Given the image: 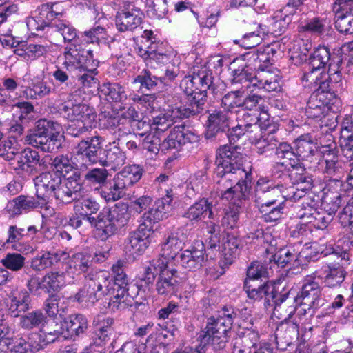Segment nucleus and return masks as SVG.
<instances>
[{"mask_svg":"<svg viewBox=\"0 0 353 353\" xmlns=\"http://www.w3.org/2000/svg\"><path fill=\"white\" fill-rule=\"evenodd\" d=\"M237 147L223 145L216 153L215 173L221 176L216 192L230 205L241 206L249 196L252 182L251 170L242 167V155Z\"/></svg>","mask_w":353,"mask_h":353,"instance_id":"obj_1","label":"nucleus"},{"mask_svg":"<svg viewBox=\"0 0 353 353\" xmlns=\"http://www.w3.org/2000/svg\"><path fill=\"white\" fill-rule=\"evenodd\" d=\"M232 84H240L236 90L225 94L221 100V108L234 114L236 108L241 107L243 95L245 90L254 92L256 90H264L265 92L275 91L280 88V78L273 72H262L257 76L249 72V69L237 68L232 71Z\"/></svg>","mask_w":353,"mask_h":353,"instance_id":"obj_2","label":"nucleus"},{"mask_svg":"<svg viewBox=\"0 0 353 353\" xmlns=\"http://www.w3.org/2000/svg\"><path fill=\"white\" fill-rule=\"evenodd\" d=\"M283 188V185H276L267 178L257 181L254 202L265 222H275L281 218L285 201Z\"/></svg>","mask_w":353,"mask_h":353,"instance_id":"obj_3","label":"nucleus"},{"mask_svg":"<svg viewBox=\"0 0 353 353\" xmlns=\"http://www.w3.org/2000/svg\"><path fill=\"white\" fill-rule=\"evenodd\" d=\"M236 317V313L232 307L223 306L218 311L216 317L208 319L205 331L199 336L203 345L201 350L209 344L214 349H223L227 342V332Z\"/></svg>","mask_w":353,"mask_h":353,"instance_id":"obj_4","label":"nucleus"},{"mask_svg":"<svg viewBox=\"0 0 353 353\" xmlns=\"http://www.w3.org/2000/svg\"><path fill=\"white\" fill-rule=\"evenodd\" d=\"M157 275L155 290L158 295L167 299L177 293L181 279L174 265H166L163 261H150L145 268L143 280L148 283H152Z\"/></svg>","mask_w":353,"mask_h":353,"instance_id":"obj_5","label":"nucleus"},{"mask_svg":"<svg viewBox=\"0 0 353 353\" xmlns=\"http://www.w3.org/2000/svg\"><path fill=\"white\" fill-rule=\"evenodd\" d=\"M62 127L59 123L46 119H40L35 128L26 136V142L43 152H52L61 145Z\"/></svg>","mask_w":353,"mask_h":353,"instance_id":"obj_6","label":"nucleus"},{"mask_svg":"<svg viewBox=\"0 0 353 353\" xmlns=\"http://www.w3.org/2000/svg\"><path fill=\"white\" fill-rule=\"evenodd\" d=\"M110 274L100 270L87 279L83 287L76 294L74 299L82 306L92 305L102 297L108 296L110 290Z\"/></svg>","mask_w":353,"mask_h":353,"instance_id":"obj_7","label":"nucleus"},{"mask_svg":"<svg viewBox=\"0 0 353 353\" xmlns=\"http://www.w3.org/2000/svg\"><path fill=\"white\" fill-rule=\"evenodd\" d=\"M294 301H303L304 305H313L314 309L320 308L326 303L319 284L311 276H307L305 279L301 291L296 297L290 296L289 294H285L276 299L275 312H280L286 305L294 303Z\"/></svg>","mask_w":353,"mask_h":353,"instance_id":"obj_8","label":"nucleus"},{"mask_svg":"<svg viewBox=\"0 0 353 353\" xmlns=\"http://www.w3.org/2000/svg\"><path fill=\"white\" fill-rule=\"evenodd\" d=\"M141 38L140 43L137 44L136 50L148 67L155 68L158 65L168 62V55L163 50L162 43L156 42L152 30H145Z\"/></svg>","mask_w":353,"mask_h":353,"instance_id":"obj_9","label":"nucleus"},{"mask_svg":"<svg viewBox=\"0 0 353 353\" xmlns=\"http://www.w3.org/2000/svg\"><path fill=\"white\" fill-rule=\"evenodd\" d=\"M30 296L26 291H21L17 296L12 299L10 311L14 316H20L19 325L21 328L30 330L40 325H43L46 321V316L40 310H35L20 315L29 308Z\"/></svg>","mask_w":353,"mask_h":353,"instance_id":"obj_10","label":"nucleus"},{"mask_svg":"<svg viewBox=\"0 0 353 353\" xmlns=\"http://www.w3.org/2000/svg\"><path fill=\"white\" fill-rule=\"evenodd\" d=\"M340 104V99L333 92H318L310 97L306 113L310 118L321 119L330 111H337Z\"/></svg>","mask_w":353,"mask_h":353,"instance_id":"obj_11","label":"nucleus"},{"mask_svg":"<svg viewBox=\"0 0 353 353\" xmlns=\"http://www.w3.org/2000/svg\"><path fill=\"white\" fill-rule=\"evenodd\" d=\"M165 192V196L157 199L152 207L140 217L139 222L141 223V229L152 231L155 223L168 216L172 210L174 194L172 189H166Z\"/></svg>","mask_w":353,"mask_h":353,"instance_id":"obj_12","label":"nucleus"},{"mask_svg":"<svg viewBox=\"0 0 353 353\" xmlns=\"http://www.w3.org/2000/svg\"><path fill=\"white\" fill-rule=\"evenodd\" d=\"M336 256L338 261L326 263L321 269L322 278L325 285L330 288L339 286L346 276V267L350 264V254L346 251L341 253H332Z\"/></svg>","mask_w":353,"mask_h":353,"instance_id":"obj_13","label":"nucleus"},{"mask_svg":"<svg viewBox=\"0 0 353 353\" xmlns=\"http://www.w3.org/2000/svg\"><path fill=\"white\" fill-rule=\"evenodd\" d=\"M183 230V228H179L170 233L161 244V252L159 256L151 261H163L166 265H174V258L182 250L186 239Z\"/></svg>","mask_w":353,"mask_h":353,"instance_id":"obj_14","label":"nucleus"},{"mask_svg":"<svg viewBox=\"0 0 353 353\" xmlns=\"http://www.w3.org/2000/svg\"><path fill=\"white\" fill-rule=\"evenodd\" d=\"M143 17L140 8L129 1H123L122 9L116 14L117 29L121 32L132 31L142 23Z\"/></svg>","mask_w":353,"mask_h":353,"instance_id":"obj_15","label":"nucleus"},{"mask_svg":"<svg viewBox=\"0 0 353 353\" xmlns=\"http://www.w3.org/2000/svg\"><path fill=\"white\" fill-rule=\"evenodd\" d=\"M63 65L68 70H86L90 61H93V52L90 49L85 50L81 44L72 43L65 48Z\"/></svg>","mask_w":353,"mask_h":353,"instance_id":"obj_16","label":"nucleus"},{"mask_svg":"<svg viewBox=\"0 0 353 353\" xmlns=\"http://www.w3.org/2000/svg\"><path fill=\"white\" fill-rule=\"evenodd\" d=\"M193 83L196 85L199 92L194 94L192 98V108H188L195 115L199 114L203 109L206 101L207 90L212 83V72L205 69L199 70L192 75Z\"/></svg>","mask_w":353,"mask_h":353,"instance_id":"obj_17","label":"nucleus"},{"mask_svg":"<svg viewBox=\"0 0 353 353\" xmlns=\"http://www.w3.org/2000/svg\"><path fill=\"white\" fill-rule=\"evenodd\" d=\"M101 137L95 136L87 140H83L74 148V159L82 165L87 163L94 164L99 162Z\"/></svg>","mask_w":353,"mask_h":353,"instance_id":"obj_18","label":"nucleus"},{"mask_svg":"<svg viewBox=\"0 0 353 353\" xmlns=\"http://www.w3.org/2000/svg\"><path fill=\"white\" fill-rule=\"evenodd\" d=\"M194 115L188 108L182 105H176L154 117L151 126L156 133L163 132L170 128L178 119L189 118Z\"/></svg>","mask_w":353,"mask_h":353,"instance_id":"obj_19","label":"nucleus"},{"mask_svg":"<svg viewBox=\"0 0 353 353\" xmlns=\"http://www.w3.org/2000/svg\"><path fill=\"white\" fill-rule=\"evenodd\" d=\"M332 9L336 28L341 33H353V0H335Z\"/></svg>","mask_w":353,"mask_h":353,"instance_id":"obj_20","label":"nucleus"},{"mask_svg":"<svg viewBox=\"0 0 353 353\" xmlns=\"http://www.w3.org/2000/svg\"><path fill=\"white\" fill-rule=\"evenodd\" d=\"M139 286L133 284L129 288L112 287L108 295L111 296L108 303V308L113 312L123 310L132 304V299L138 294Z\"/></svg>","mask_w":353,"mask_h":353,"instance_id":"obj_21","label":"nucleus"},{"mask_svg":"<svg viewBox=\"0 0 353 353\" xmlns=\"http://www.w3.org/2000/svg\"><path fill=\"white\" fill-rule=\"evenodd\" d=\"M61 180L59 174L50 172H43L34 179L37 198L41 203H47Z\"/></svg>","mask_w":353,"mask_h":353,"instance_id":"obj_22","label":"nucleus"},{"mask_svg":"<svg viewBox=\"0 0 353 353\" xmlns=\"http://www.w3.org/2000/svg\"><path fill=\"white\" fill-rule=\"evenodd\" d=\"M35 29L37 31L44 30L50 34H57L61 37L64 43H78L79 37L77 29L66 20L55 19L48 23L43 22Z\"/></svg>","mask_w":353,"mask_h":353,"instance_id":"obj_23","label":"nucleus"},{"mask_svg":"<svg viewBox=\"0 0 353 353\" xmlns=\"http://www.w3.org/2000/svg\"><path fill=\"white\" fill-rule=\"evenodd\" d=\"M248 133V139L250 143L256 148V152L259 154H263L274 150L279 143V139L275 135L276 132L261 131L259 127L254 125Z\"/></svg>","mask_w":353,"mask_h":353,"instance_id":"obj_24","label":"nucleus"},{"mask_svg":"<svg viewBox=\"0 0 353 353\" xmlns=\"http://www.w3.org/2000/svg\"><path fill=\"white\" fill-rule=\"evenodd\" d=\"M85 190L76 181L63 179L52 194L57 203L68 204L84 197Z\"/></svg>","mask_w":353,"mask_h":353,"instance_id":"obj_25","label":"nucleus"},{"mask_svg":"<svg viewBox=\"0 0 353 353\" xmlns=\"http://www.w3.org/2000/svg\"><path fill=\"white\" fill-rule=\"evenodd\" d=\"M325 139L327 142L325 143L323 139L321 140L319 151L325 163V172L328 174L333 175L341 172L342 163L338 159L337 145L332 135L327 134Z\"/></svg>","mask_w":353,"mask_h":353,"instance_id":"obj_26","label":"nucleus"},{"mask_svg":"<svg viewBox=\"0 0 353 353\" xmlns=\"http://www.w3.org/2000/svg\"><path fill=\"white\" fill-rule=\"evenodd\" d=\"M301 4L300 1L288 3L283 9L274 12L268 19V31L274 34H281L291 21L290 15L296 12Z\"/></svg>","mask_w":353,"mask_h":353,"instance_id":"obj_27","label":"nucleus"},{"mask_svg":"<svg viewBox=\"0 0 353 353\" xmlns=\"http://www.w3.org/2000/svg\"><path fill=\"white\" fill-rule=\"evenodd\" d=\"M150 230L141 228L139 223L137 230L130 233L125 241L124 251L127 256L133 259L143 254L148 246V233Z\"/></svg>","mask_w":353,"mask_h":353,"instance_id":"obj_28","label":"nucleus"},{"mask_svg":"<svg viewBox=\"0 0 353 353\" xmlns=\"http://www.w3.org/2000/svg\"><path fill=\"white\" fill-rule=\"evenodd\" d=\"M244 290L249 299L254 301H260L263 299H265V302L270 305V302L273 301L276 306V299L279 297H276L274 292V287L269 282L261 283L260 281L259 283L252 282L250 280H245L244 282Z\"/></svg>","mask_w":353,"mask_h":353,"instance_id":"obj_29","label":"nucleus"},{"mask_svg":"<svg viewBox=\"0 0 353 353\" xmlns=\"http://www.w3.org/2000/svg\"><path fill=\"white\" fill-rule=\"evenodd\" d=\"M37 332L32 333V345L35 350H41L56 341L62 334L61 326L52 321L42 325Z\"/></svg>","mask_w":353,"mask_h":353,"instance_id":"obj_30","label":"nucleus"},{"mask_svg":"<svg viewBox=\"0 0 353 353\" xmlns=\"http://www.w3.org/2000/svg\"><path fill=\"white\" fill-rule=\"evenodd\" d=\"M205 247L201 241H196L190 250H185L180 256L181 265L191 271L199 269L205 260Z\"/></svg>","mask_w":353,"mask_h":353,"instance_id":"obj_31","label":"nucleus"},{"mask_svg":"<svg viewBox=\"0 0 353 353\" xmlns=\"http://www.w3.org/2000/svg\"><path fill=\"white\" fill-rule=\"evenodd\" d=\"M69 254L68 268L72 273L80 274L88 271L92 265L93 260L97 262L104 261L108 256H99L94 257L86 252H79L76 253L68 252Z\"/></svg>","mask_w":353,"mask_h":353,"instance_id":"obj_32","label":"nucleus"},{"mask_svg":"<svg viewBox=\"0 0 353 353\" xmlns=\"http://www.w3.org/2000/svg\"><path fill=\"white\" fill-rule=\"evenodd\" d=\"M234 115L232 112L223 110H216L210 113L208 119V133L214 136L219 132H225L228 129Z\"/></svg>","mask_w":353,"mask_h":353,"instance_id":"obj_33","label":"nucleus"},{"mask_svg":"<svg viewBox=\"0 0 353 353\" xmlns=\"http://www.w3.org/2000/svg\"><path fill=\"white\" fill-rule=\"evenodd\" d=\"M299 336V325L296 323L286 321L281 323L275 331L277 348L285 350Z\"/></svg>","mask_w":353,"mask_h":353,"instance_id":"obj_34","label":"nucleus"},{"mask_svg":"<svg viewBox=\"0 0 353 353\" xmlns=\"http://www.w3.org/2000/svg\"><path fill=\"white\" fill-rule=\"evenodd\" d=\"M270 50V46H266L259 48L256 52L248 53L247 56H250L248 61L250 63L239 68L249 69V72L253 74L254 76L265 72L266 71L263 70V68L271 60V55L269 54ZM268 72H270V71Z\"/></svg>","mask_w":353,"mask_h":353,"instance_id":"obj_35","label":"nucleus"},{"mask_svg":"<svg viewBox=\"0 0 353 353\" xmlns=\"http://www.w3.org/2000/svg\"><path fill=\"white\" fill-rule=\"evenodd\" d=\"M319 148L310 134H302L294 141V150L303 161L312 162L314 159L317 160L315 156Z\"/></svg>","mask_w":353,"mask_h":353,"instance_id":"obj_36","label":"nucleus"},{"mask_svg":"<svg viewBox=\"0 0 353 353\" xmlns=\"http://www.w3.org/2000/svg\"><path fill=\"white\" fill-rule=\"evenodd\" d=\"M46 203H41V201L36 200L34 198L28 196L20 195L12 201H10L5 208L10 216L21 214L23 212H28Z\"/></svg>","mask_w":353,"mask_h":353,"instance_id":"obj_37","label":"nucleus"},{"mask_svg":"<svg viewBox=\"0 0 353 353\" xmlns=\"http://www.w3.org/2000/svg\"><path fill=\"white\" fill-rule=\"evenodd\" d=\"M69 254L64 250H58L55 252H43L32 259L31 267L37 271H42L50 268L58 261L66 260Z\"/></svg>","mask_w":353,"mask_h":353,"instance_id":"obj_38","label":"nucleus"},{"mask_svg":"<svg viewBox=\"0 0 353 353\" xmlns=\"http://www.w3.org/2000/svg\"><path fill=\"white\" fill-rule=\"evenodd\" d=\"M223 249L224 257L220 260L219 265L225 268L230 265L234 259L240 254L242 249L241 241L234 235H228L223 241Z\"/></svg>","mask_w":353,"mask_h":353,"instance_id":"obj_39","label":"nucleus"},{"mask_svg":"<svg viewBox=\"0 0 353 353\" xmlns=\"http://www.w3.org/2000/svg\"><path fill=\"white\" fill-rule=\"evenodd\" d=\"M125 160V153L116 145L104 149L103 153H100L99 163L103 166L110 167L114 170L124 165Z\"/></svg>","mask_w":353,"mask_h":353,"instance_id":"obj_40","label":"nucleus"},{"mask_svg":"<svg viewBox=\"0 0 353 353\" xmlns=\"http://www.w3.org/2000/svg\"><path fill=\"white\" fill-rule=\"evenodd\" d=\"M6 330L3 334H6V341L8 343V349L10 353H30L37 352L32 345V333L29 336L28 341H26L19 334L9 336L8 327H3Z\"/></svg>","mask_w":353,"mask_h":353,"instance_id":"obj_41","label":"nucleus"},{"mask_svg":"<svg viewBox=\"0 0 353 353\" xmlns=\"http://www.w3.org/2000/svg\"><path fill=\"white\" fill-rule=\"evenodd\" d=\"M94 225L97 230L100 232L99 235L102 240H106L115 234L118 228L110 218V214L107 208H103L94 218Z\"/></svg>","mask_w":353,"mask_h":353,"instance_id":"obj_42","label":"nucleus"},{"mask_svg":"<svg viewBox=\"0 0 353 353\" xmlns=\"http://www.w3.org/2000/svg\"><path fill=\"white\" fill-rule=\"evenodd\" d=\"M212 208V203L208 199H201L188 208L184 213L183 217L190 221H199L205 218L208 212L209 218L212 219L214 214Z\"/></svg>","mask_w":353,"mask_h":353,"instance_id":"obj_43","label":"nucleus"},{"mask_svg":"<svg viewBox=\"0 0 353 353\" xmlns=\"http://www.w3.org/2000/svg\"><path fill=\"white\" fill-rule=\"evenodd\" d=\"M143 168L138 165L125 166L114 176L125 190L137 183L142 177Z\"/></svg>","mask_w":353,"mask_h":353,"instance_id":"obj_44","label":"nucleus"},{"mask_svg":"<svg viewBox=\"0 0 353 353\" xmlns=\"http://www.w3.org/2000/svg\"><path fill=\"white\" fill-rule=\"evenodd\" d=\"M69 272L51 271L43 276V291L46 293L57 292L67 283L66 276Z\"/></svg>","mask_w":353,"mask_h":353,"instance_id":"obj_45","label":"nucleus"},{"mask_svg":"<svg viewBox=\"0 0 353 353\" xmlns=\"http://www.w3.org/2000/svg\"><path fill=\"white\" fill-rule=\"evenodd\" d=\"M258 334L251 332L244 336H237L232 341V353H252L256 347Z\"/></svg>","mask_w":353,"mask_h":353,"instance_id":"obj_46","label":"nucleus"},{"mask_svg":"<svg viewBox=\"0 0 353 353\" xmlns=\"http://www.w3.org/2000/svg\"><path fill=\"white\" fill-rule=\"evenodd\" d=\"M39 159L40 157L37 151L25 149L17 154L15 161L19 169L28 172H32L39 164Z\"/></svg>","mask_w":353,"mask_h":353,"instance_id":"obj_47","label":"nucleus"},{"mask_svg":"<svg viewBox=\"0 0 353 353\" xmlns=\"http://www.w3.org/2000/svg\"><path fill=\"white\" fill-rule=\"evenodd\" d=\"M125 194V190L114 177L108 184L101 188L100 195L106 202H114L121 199Z\"/></svg>","mask_w":353,"mask_h":353,"instance_id":"obj_48","label":"nucleus"},{"mask_svg":"<svg viewBox=\"0 0 353 353\" xmlns=\"http://www.w3.org/2000/svg\"><path fill=\"white\" fill-rule=\"evenodd\" d=\"M52 91L50 83L43 80H37L23 91L27 99H40L50 94Z\"/></svg>","mask_w":353,"mask_h":353,"instance_id":"obj_49","label":"nucleus"},{"mask_svg":"<svg viewBox=\"0 0 353 353\" xmlns=\"http://www.w3.org/2000/svg\"><path fill=\"white\" fill-rule=\"evenodd\" d=\"M24 228H18L17 225H10L8 230L7 243L12 244V248L19 252H28L31 248L28 245L23 244L20 241L28 234H25Z\"/></svg>","mask_w":353,"mask_h":353,"instance_id":"obj_50","label":"nucleus"},{"mask_svg":"<svg viewBox=\"0 0 353 353\" xmlns=\"http://www.w3.org/2000/svg\"><path fill=\"white\" fill-rule=\"evenodd\" d=\"M74 205V211L77 214L84 216L87 220L92 223L94 217H90L89 215L96 213L100 208L99 204L90 199L81 198L79 200H75Z\"/></svg>","mask_w":353,"mask_h":353,"instance_id":"obj_51","label":"nucleus"},{"mask_svg":"<svg viewBox=\"0 0 353 353\" xmlns=\"http://www.w3.org/2000/svg\"><path fill=\"white\" fill-rule=\"evenodd\" d=\"M100 92L108 101L121 102L127 99L124 88L118 83H104L101 87Z\"/></svg>","mask_w":353,"mask_h":353,"instance_id":"obj_52","label":"nucleus"},{"mask_svg":"<svg viewBox=\"0 0 353 353\" xmlns=\"http://www.w3.org/2000/svg\"><path fill=\"white\" fill-rule=\"evenodd\" d=\"M65 327L71 336H79L88 329V320L82 314L70 315L65 321Z\"/></svg>","mask_w":353,"mask_h":353,"instance_id":"obj_53","label":"nucleus"},{"mask_svg":"<svg viewBox=\"0 0 353 353\" xmlns=\"http://www.w3.org/2000/svg\"><path fill=\"white\" fill-rule=\"evenodd\" d=\"M125 262L123 260L117 261L112 266V278L110 276L112 287L129 288L134 283L128 281L127 274L124 271Z\"/></svg>","mask_w":353,"mask_h":353,"instance_id":"obj_54","label":"nucleus"},{"mask_svg":"<svg viewBox=\"0 0 353 353\" xmlns=\"http://www.w3.org/2000/svg\"><path fill=\"white\" fill-rule=\"evenodd\" d=\"M83 37L87 43H110L114 41V37L109 34L104 28L99 26L85 31Z\"/></svg>","mask_w":353,"mask_h":353,"instance_id":"obj_55","label":"nucleus"},{"mask_svg":"<svg viewBox=\"0 0 353 353\" xmlns=\"http://www.w3.org/2000/svg\"><path fill=\"white\" fill-rule=\"evenodd\" d=\"M88 110L91 112L90 118L87 119L88 116H85V114L80 113L77 120L78 129H75L73 125H70L68 128V132L74 137H77L79 134L88 130L91 128L96 121L97 114L94 110L88 106ZM90 117V116H88Z\"/></svg>","mask_w":353,"mask_h":353,"instance_id":"obj_56","label":"nucleus"},{"mask_svg":"<svg viewBox=\"0 0 353 353\" xmlns=\"http://www.w3.org/2000/svg\"><path fill=\"white\" fill-rule=\"evenodd\" d=\"M110 214V218L113 219V222L116 224L118 229L125 225L130 219V213L129 212L128 206L125 203H118L110 209L107 208Z\"/></svg>","mask_w":353,"mask_h":353,"instance_id":"obj_57","label":"nucleus"},{"mask_svg":"<svg viewBox=\"0 0 353 353\" xmlns=\"http://www.w3.org/2000/svg\"><path fill=\"white\" fill-rule=\"evenodd\" d=\"M62 111L64 116L70 121L77 122L80 113L85 114V116H90L91 112L88 110V105L83 103L74 104L71 102L65 101L63 105ZM89 119V117H87Z\"/></svg>","mask_w":353,"mask_h":353,"instance_id":"obj_58","label":"nucleus"},{"mask_svg":"<svg viewBox=\"0 0 353 353\" xmlns=\"http://www.w3.org/2000/svg\"><path fill=\"white\" fill-rule=\"evenodd\" d=\"M327 21L319 17L312 18L299 26V32L321 35L326 31Z\"/></svg>","mask_w":353,"mask_h":353,"instance_id":"obj_59","label":"nucleus"},{"mask_svg":"<svg viewBox=\"0 0 353 353\" xmlns=\"http://www.w3.org/2000/svg\"><path fill=\"white\" fill-rule=\"evenodd\" d=\"M285 161H287L288 167L290 166L292 170L290 171V176L294 178L296 183H303L306 182V176L304 174L305 169L301 163V157L297 155L295 151L294 157H288Z\"/></svg>","mask_w":353,"mask_h":353,"instance_id":"obj_60","label":"nucleus"},{"mask_svg":"<svg viewBox=\"0 0 353 353\" xmlns=\"http://www.w3.org/2000/svg\"><path fill=\"white\" fill-rule=\"evenodd\" d=\"M296 305L294 303L286 305V306L280 312L274 314H278L281 316L280 318H283L284 320L290 319L295 311L297 312V314L299 316L305 315L307 312H312V313L316 309L313 307V305H306L303 304V301H295Z\"/></svg>","mask_w":353,"mask_h":353,"instance_id":"obj_61","label":"nucleus"},{"mask_svg":"<svg viewBox=\"0 0 353 353\" xmlns=\"http://www.w3.org/2000/svg\"><path fill=\"white\" fill-rule=\"evenodd\" d=\"M346 200L347 196L345 195L342 196L339 194L327 195L322 203L323 208L321 210L326 212L333 219L341 203H345Z\"/></svg>","mask_w":353,"mask_h":353,"instance_id":"obj_62","label":"nucleus"},{"mask_svg":"<svg viewBox=\"0 0 353 353\" xmlns=\"http://www.w3.org/2000/svg\"><path fill=\"white\" fill-rule=\"evenodd\" d=\"M159 81L161 82L162 78L152 75L150 70L145 69L133 79L132 83H139L140 88L151 90L157 86Z\"/></svg>","mask_w":353,"mask_h":353,"instance_id":"obj_63","label":"nucleus"},{"mask_svg":"<svg viewBox=\"0 0 353 353\" xmlns=\"http://www.w3.org/2000/svg\"><path fill=\"white\" fill-rule=\"evenodd\" d=\"M330 60V53L328 48L319 46L310 58L312 68H323Z\"/></svg>","mask_w":353,"mask_h":353,"instance_id":"obj_64","label":"nucleus"}]
</instances>
